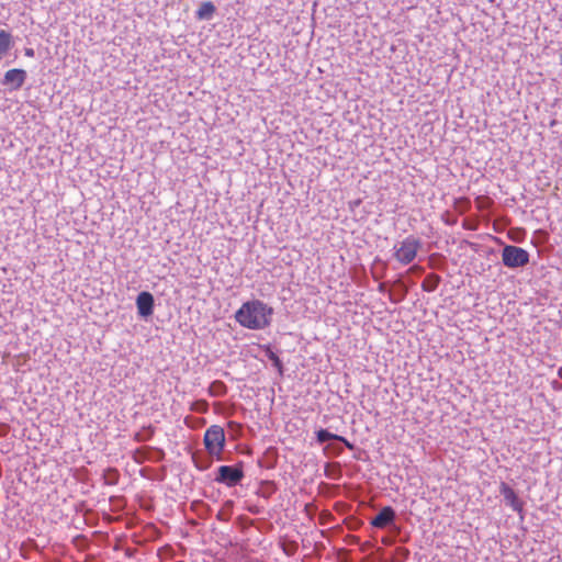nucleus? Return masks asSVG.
I'll return each instance as SVG.
<instances>
[{
  "instance_id": "obj_1",
  "label": "nucleus",
  "mask_w": 562,
  "mask_h": 562,
  "mask_svg": "<svg viewBox=\"0 0 562 562\" xmlns=\"http://www.w3.org/2000/svg\"><path fill=\"white\" fill-rule=\"evenodd\" d=\"M273 308L260 300L241 304L235 313L236 322L244 328L261 330L270 326Z\"/></svg>"
},
{
  "instance_id": "obj_2",
  "label": "nucleus",
  "mask_w": 562,
  "mask_h": 562,
  "mask_svg": "<svg viewBox=\"0 0 562 562\" xmlns=\"http://www.w3.org/2000/svg\"><path fill=\"white\" fill-rule=\"evenodd\" d=\"M203 441L207 453L220 460L225 447V432L223 427L220 425L210 426L205 430Z\"/></svg>"
},
{
  "instance_id": "obj_3",
  "label": "nucleus",
  "mask_w": 562,
  "mask_h": 562,
  "mask_svg": "<svg viewBox=\"0 0 562 562\" xmlns=\"http://www.w3.org/2000/svg\"><path fill=\"white\" fill-rule=\"evenodd\" d=\"M420 247L419 239L408 236L394 247V257L400 263L408 265L416 258Z\"/></svg>"
},
{
  "instance_id": "obj_4",
  "label": "nucleus",
  "mask_w": 562,
  "mask_h": 562,
  "mask_svg": "<svg viewBox=\"0 0 562 562\" xmlns=\"http://www.w3.org/2000/svg\"><path fill=\"white\" fill-rule=\"evenodd\" d=\"M502 261L508 268L525 267L529 262V254L524 248L507 245L502 250Z\"/></svg>"
},
{
  "instance_id": "obj_5",
  "label": "nucleus",
  "mask_w": 562,
  "mask_h": 562,
  "mask_svg": "<svg viewBox=\"0 0 562 562\" xmlns=\"http://www.w3.org/2000/svg\"><path fill=\"white\" fill-rule=\"evenodd\" d=\"M243 477L244 473L240 469L222 465L218 468V474L215 480L216 482L224 483L227 486H235Z\"/></svg>"
},
{
  "instance_id": "obj_6",
  "label": "nucleus",
  "mask_w": 562,
  "mask_h": 562,
  "mask_svg": "<svg viewBox=\"0 0 562 562\" xmlns=\"http://www.w3.org/2000/svg\"><path fill=\"white\" fill-rule=\"evenodd\" d=\"M137 312L142 317H148L154 312V296L151 293L144 291L136 297Z\"/></svg>"
},
{
  "instance_id": "obj_7",
  "label": "nucleus",
  "mask_w": 562,
  "mask_h": 562,
  "mask_svg": "<svg viewBox=\"0 0 562 562\" xmlns=\"http://www.w3.org/2000/svg\"><path fill=\"white\" fill-rule=\"evenodd\" d=\"M501 494L504 496L506 503L517 513L521 514L524 510V504L519 499L516 492L506 483H502L499 486Z\"/></svg>"
},
{
  "instance_id": "obj_8",
  "label": "nucleus",
  "mask_w": 562,
  "mask_h": 562,
  "mask_svg": "<svg viewBox=\"0 0 562 562\" xmlns=\"http://www.w3.org/2000/svg\"><path fill=\"white\" fill-rule=\"evenodd\" d=\"M25 78V70L13 68L4 74L3 85H10L13 90H18L23 86Z\"/></svg>"
},
{
  "instance_id": "obj_9",
  "label": "nucleus",
  "mask_w": 562,
  "mask_h": 562,
  "mask_svg": "<svg viewBox=\"0 0 562 562\" xmlns=\"http://www.w3.org/2000/svg\"><path fill=\"white\" fill-rule=\"evenodd\" d=\"M395 519V512L392 507L386 506L383 507L379 514L371 520V525L375 528H385L387 525L392 524Z\"/></svg>"
},
{
  "instance_id": "obj_10",
  "label": "nucleus",
  "mask_w": 562,
  "mask_h": 562,
  "mask_svg": "<svg viewBox=\"0 0 562 562\" xmlns=\"http://www.w3.org/2000/svg\"><path fill=\"white\" fill-rule=\"evenodd\" d=\"M262 349L268 359L271 360L272 364L278 370L279 374L283 375V364L278 355L272 350V348L269 345L262 346Z\"/></svg>"
},
{
  "instance_id": "obj_11",
  "label": "nucleus",
  "mask_w": 562,
  "mask_h": 562,
  "mask_svg": "<svg viewBox=\"0 0 562 562\" xmlns=\"http://www.w3.org/2000/svg\"><path fill=\"white\" fill-rule=\"evenodd\" d=\"M11 47V34L4 30L0 31V59Z\"/></svg>"
},
{
  "instance_id": "obj_12",
  "label": "nucleus",
  "mask_w": 562,
  "mask_h": 562,
  "mask_svg": "<svg viewBox=\"0 0 562 562\" xmlns=\"http://www.w3.org/2000/svg\"><path fill=\"white\" fill-rule=\"evenodd\" d=\"M215 12V7L211 1L203 2L199 10L196 11V16L199 19H209Z\"/></svg>"
},
{
  "instance_id": "obj_13",
  "label": "nucleus",
  "mask_w": 562,
  "mask_h": 562,
  "mask_svg": "<svg viewBox=\"0 0 562 562\" xmlns=\"http://www.w3.org/2000/svg\"><path fill=\"white\" fill-rule=\"evenodd\" d=\"M438 283H439V277L436 274H429L423 281V289L428 292H431L437 288Z\"/></svg>"
},
{
  "instance_id": "obj_14",
  "label": "nucleus",
  "mask_w": 562,
  "mask_h": 562,
  "mask_svg": "<svg viewBox=\"0 0 562 562\" xmlns=\"http://www.w3.org/2000/svg\"><path fill=\"white\" fill-rule=\"evenodd\" d=\"M338 435L329 432L327 429H319L316 431V440L318 443H324L327 440H336Z\"/></svg>"
},
{
  "instance_id": "obj_15",
  "label": "nucleus",
  "mask_w": 562,
  "mask_h": 562,
  "mask_svg": "<svg viewBox=\"0 0 562 562\" xmlns=\"http://www.w3.org/2000/svg\"><path fill=\"white\" fill-rule=\"evenodd\" d=\"M336 440L342 442L348 449L350 450H353L355 449V446L353 443H351L349 440H347L345 437L342 436H339L338 435V438H336Z\"/></svg>"
},
{
  "instance_id": "obj_16",
  "label": "nucleus",
  "mask_w": 562,
  "mask_h": 562,
  "mask_svg": "<svg viewBox=\"0 0 562 562\" xmlns=\"http://www.w3.org/2000/svg\"><path fill=\"white\" fill-rule=\"evenodd\" d=\"M25 55L27 57H33L34 56V49L33 48H25Z\"/></svg>"
}]
</instances>
